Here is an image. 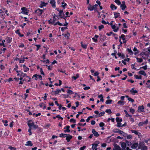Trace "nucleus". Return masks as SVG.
Here are the masks:
<instances>
[{"label": "nucleus", "mask_w": 150, "mask_h": 150, "mask_svg": "<svg viewBox=\"0 0 150 150\" xmlns=\"http://www.w3.org/2000/svg\"><path fill=\"white\" fill-rule=\"evenodd\" d=\"M50 3L53 7L54 8L56 7V2L55 0H51L50 2Z\"/></svg>", "instance_id": "nucleus-17"}, {"label": "nucleus", "mask_w": 150, "mask_h": 150, "mask_svg": "<svg viewBox=\"0 0 150 150\" xmlns=\"http://www.w3.org/2000/svg\"><path fill=\"white\" fill-rule=\"evenodd\" d=\"M141 150H147L148 148L146 146H144L141 148Z\"/></svg>", "instance_id": "nucleus-53"}, {"label": "nucleus", "mask_w": 150, "mask_h": 150, "mask_svg": "<svg viewBox=\"0 0 150 150\" xmlns=\"http://www.w3.org/2000/svg\"><path fill=\"white\" fill-rule=\"evenodd\" d=\"M20 29H17V30L15 31V32L16 34H18L19 35L21 33L20 32Z\"/></svg>", "instance_id": "nucleus-58"}, {"label": "nucleus", "mask_w": 150, "mask_h": 150, "mask_svg": "<svg viewBox=\"0 0 150 150\" xmlns=\"http://www.w3.org/2000/svg\"><path fill=\"white\" fill-rule=\"evenodd\" d=\"M141 68L143 69L144 70H146L147 69V66L146 65L145 66H144L143 67H141L139 69H141Z\"/></svg>", "instance_id": "nucleus-62"}, {"label": "nucleus", "mask_w": 150, "mask_h": 150, "mask_svg": "<svg viewBox=\"0 0 150 150\" xmlns=\"http://www.w3.org/2000/svg\"><path fill=\"white\" fill-rule=\"evenodd\" d=\"M105 112L109 114L112 113V111L110 109H107L106 110Z\"/></svg>", "instance_id": "nucleus-46"}, {"label": "nucleus", "mask_w": 150, "mask_h": 150, "mask_svg": "<svg viewBox=\"0 0 150 150\" xmlns=\"http://www.w3.org/2000/svg\"><path fill=\"white\" fill-rule=\"evenodd\" d=\"M134 77L135 78L137 79H141L142 77L141 76H138L137 75H134Z\"/></svg>", "instance_id": "nucleus-43"}, {"label": "nucleus", "mask_w": 150, "mask_h": 150, "mask_svg": "<svg viewBox=\"0 0 150 150\" xmlns=\"http://www.w3.org/2000/svg\"><path fill=\"white\" fill-rule=\"evenodd\" d=\"M117 104L120 105H124L125 103L124 101H122L121 100H119L117 102Z\"/></svg>", "instance_id": "nucleus-39"}, {"label": "nucleus", "mask_w": 150, "mask_h": 150, "mask_svg": "<svg viewBox=\"0 0 150 150\" xmlns=\"http://www.w3.org/2000/svg\"><path fill=\"white\" fill-rule=\"evenodd\" d=\"M70 126L69 125H67L66 126V129L64 130V132L66 133V132H70V130L69 129L70 128Z\"/></svg>", "instance_id": "nucleus-30"}, {"label": "nucleus", "mask_w": 150, "mask_h": 150, "mask_svg": "<svg viewBox=\"0 0 150 150\" xmlns=\"http://www.w3.org/2000/svg\"><path fill=\"white\" fill-rule=\"evenodd\" d=\"M25 145L26 146H32L33 145V144L31 141H28L26 142Z\"/></svg>", "instance_id": "nucleus-23"}, {"label": "nucleus", "mask_w": 150, "mask_h": 150, "mask_svg": "<svg viewBox=\"0 0 150 150\" xmlns=\"http://www.w3.org/2000/svg\"><path fill=\"white\" fill-rule=\"evenodd\" d=\"M139 74L143 75L144 76H146V75L145 72L143 70L140 71L139 72Z\"/></svg>", "instance_id": "nucleus-36"}, {"label": "nucleus", "mask_w": 150, "mask_h": 150, "mask_svg": "<svg viewBox=\"0 0 150 150\" xmlns=\"http://www.w3.org/2000/svg\"><path fill=\"white\" fill-rule=\"evenodd\" d=\"M134 88H133L130 90V92H131V94L133 95H135L136 93H138V91L137 90H134Z\"/></svg>", "instance_id": "nucleus-14"}, {"label": "nucleus", "mask_w": 150, "mask_h": 150, "mask_svg": "<svg viewBox=\"0 0 150 150\" xmlns=\"http://www.w3.org/2000/svg\"><path fill=\"white\" fill-rule=\"evenodd\" d=\"M110 7L112 10H116L117 8V7L113 4H111L110 6Z\"/></svg>", "instance_id": "nucleus-34"}, {"label": "nucleus", "mask_w": 150, "mask_h": 150, "mask_svg": "<svg viewBox=\"0 0 150 150\" xmlns=\"http://www.w3.org/2000/svg\"><path fill=\"white\" fill-rule=\"evenodd\" d=\"M124 112H125V114H126L125 116L127 117H132V116L131 115H130L129 114V113H128L127 110H124Z\"/></svg>", "instance_id": "nucleus-41"}, {"label": "nucleus", "mask_w": 150, "mask_h": 150, "mask_svg": "<svg viewBox=\"0 0 150 150\" xmlns=\"http://www.w3.org/2000/svg\"><path fill=\"white\" fill-rule=\"evenodd\" d=\"M136 58L137 60V62H138L141 63L143 61V60L141 58L136 57Z\"/></svg>", "instance_id": "nucleus-40"}, {"label": "nucleus", "mask_w": 150, "mask_h": 150, "mask_svg": "<svg viewBox=\"0 0 150 150\" xmlns=\"http://www.w3.org/2000/svg\"><path fill=\"white\" fill-rule=\"evenodd\" d=\"M67 92L68 93L70 94H72L74 93V92L73 91L69 89L67 91Z\"/></svg>", "instance_id": "nucleus-50"}, {"label": "nucleus", "mask_w": 150, "mask_h": 150, "mask_svg": "<svg viewBox=\"0 0 150 150\" xmlns=\"http://www.w3.org/2000/svg\"><path fill=\"white\" fill-rule=\"evenodd\" d=\"M67 135L64 133H61L59 134V137H66V136Z\"/></svg>", "instance_id": "nucleus-45"}, {"label": "nucleus", "mask_w": 150, "mask_h": 150, "mask_svg": "<svg viewBox=\"0 0 150 150\" xmlns=\"http://www.w3.org/2000/svg\"><path fill=\"white\" fill-rule=\"evenodd\" d=\"M62 35L64 36L65 37H67L68 39L69 38L70 36V33L69 32H67V34L62 33Z\"/></svg>", "instance_id": "nucleus-37"}, {"label": "nucleus", "mask_w": 150, "mask_h": 150, "mask_svg": "<svg viewBox=\"0 0 150 150\" xmlns=\"http://www.w3.org/2000/svg\"><path fill=\"white\" fill-rule=\"evenodd\" d=\"M20 77H29V76L27 75V74L26 73H24L23 72L21 71V74L20 75Z\"/></svg>", "instance_id": "nucleus-31"}, {"label": "nucleus", "mask_w": 150, "mask_h": 150, "mask_svg": "<svg viewBox=\"0 0 150 150\" xmlns=\"http://www.w3.org/2000/svg\"><path fill=\"white\" fill-rule=\"evenodd\" d=\"M133 50L135 52L134 54L135 55L139 53V51L137 49V48L136 47H134Z\"/></svg>", "instance_id": "nucleus-27"}, {"label": "nucleus", "mask_w": 150, "mask_h": 150, "mask_svg": "<svg viewBox=\"0 0 150 150\" xmlns=\"http://www.w3.org/2000/svg\"><path fill=\"white\" fill-rule=\"evenodd\" d=\"M81 47L85 49H86L87 47V45L86 44H83L82 42H81Z\"/></svg>", "instance_id": "nucleus-35"}, {"label": "nucleus", "mask_w": 150, "mask_h": 150, "mask_svg": "<svg viewBox=\"0 0 150 150\" xmlns=\"http://www.w3.org/2000/svg\"><path fill=\"white\" fill-rule=\"evenodd\" d=\"M19 63H24V62L25 61V57H23L22 58V59H20L19 60Z\"/></svg>", "instance_id": "nucleus-49"}, {"label": "nucleus", "mask_w": 150, "mask_h": 150, "mask_svg": "<svg viewBox=\"0 0 150 150\" xmlns=\"http://www.w3.org/2000/svg\"><path fill=\"white\" fill-rule=\"evenodd\" d=\"M120 148L117 144L114 145V149L113 150H120Z\"/></svg>", "instance_id": "nucleus-32"}, {"label": "nucleus", "mask_w": 150, "mask_h": 150, "mask_svg": "<svg viewBox=\"0 0 150 150\" xmlns=\"http://www.w3.org/2000/svg\"><path fill=\"white\" fill-rule=\"evenodd\" d=\"M125 36L124 35L122 34L119 37V38H120V39L121 38L122 40H124L125 38Z\"/></svg>", "instance_id": "nucleus-56"}, {"label": "nucleus", "mask_w": 150, "mask_h": 150, "mask_svg": "<svg viewBox=\"0 0 150 150\" xmlns=\"http://www.w3.org/2000/svg\"><path fill=\"white\" fill-rule=\"evenodd\" d=\"M86 125V123H85L83 124H82L81 123L79 122L78 124H77V125H79L80 126H84Z\"/></svg>", "instance_id": "nucleus-55"}, {"label": "nucleus", "mask_w": 150, "mask_h": 150, "mask_svg": "<svg viewBox=\"0 0 150 150\" xmlns=\"http://www.w3.org/2000/svg\"><path fill=\"white\" fill-rule=\"evenodd\" d=\"M66 136V140L68 142H69L70 140L72 138V136L70 134H67Z\"/></svg>", "instance_id": "nucleus-12"}, {"label": "nucleus", "mask_w": 150, "mask_h": 150, "mask_svg": "<svg viewBox=\"0 0 150 150\" xmlns=\"http://www.w3.org/2000/svg\"><path fill=\"white\" fill-rule=\"evenodd\" d=\"M47 4V3L41 1V4L39 5V7L40 8H42L43 7L46 6Z\"/></svg>", "instance_id": "nucleus-11"}, {"label": "nucleus", "mask_w": 150, "mask_h": 150, "mask_svg": "<svg viewBox=\"0 0 150 150\" xmlns=\"http://www.w3.org/2000/svg\"><path fill=\"white\" fill-rule=\"evenodd\" d=\"M131 131L132 133H134L135 134L137 135L138 136H139L141 134L138 132L137 131L131 130Z\"/></svg>", "instance_id": "nucleus-20"}, {"label": "nucleus", "mask_w": 150, "mask_h": 150, "mask_svg": "<svg viewBox=\"0 0 150 150\" xmlns=\"http://www.w3.org/2000/svg\"><path fill=\"white\" fill-rule=\"evenodd\" d=\"M56 15L55 14H54V16L53 17V19L52 20L51 19H50L48 21V23L50 24H51L52 25L54 24L55 23V22L56 21V18H55Z\"/></svg>", "instance_id": "nucleus-5"}, {"label": "nucleus", "mask_w": 150, "mask_h": 150, "mask_svg": "<svg viewBox=\"0 0 150 150\" xmlns=\"http://www.w3.org/2000/svg\"><path fill=\"white\" fill-rule=\"evenodd\" d=\"M8 149H10V150H16V148L12 147L11 146H9Z\"/></svg>", "instance_id": "nucleus-51"}, {"label": "nucleus", "mask_w": 150, "mask_h": 150, "mask_svg": "<svg viewBox=\"0 0 150 150\" xmlns=\"http://www.w3.org/2000/svg\"><path fill=\"white\" fill-rule=\"evenodd\" d=\"M79 77V74H77L76 75V76H73L72 77V79H74L75 80H76Z\"/></svg>", "instance_id": "nucleus-42"}, {"label": "nucleus", "mask_w": 150, "mask_h": 150, "mask_svg": "<svg viewBox=\"0 0 150 150\" xmlns=\"http://www.w3.org/2000/svg\"><path fill=\"white\" fill-rule=\"evenodd\" d=\"M95 9L94 6H92L90 4L89 5L88 7V10L91 11H93Z\"/></svg>", "instance_id": "nucleus-26"}, {"label": "nucleus", "mask_w": 150, "mask_h": 150, "mask_svg": "<svg viewBox=\"0 0 150 150\" xmlns=\"http://www.w3.org/2000/svg\"><path fill=\"white\" fill-rule=\"evenodd\" d=\"M138 147V144L137 143H135L132 145L131 148L132 149H135Z\"/></svg>", "instance_id": "nucleus-19"}, {"label": "nucleus", "mask_w": 150, "mask_h": 150, "mask_svg": "<svg viewBox=\"0 0 150 150\" xmlns=\"http://www.w3.org/2000/svg\"><path fill=\"white\" fill-rule=\"evenodd\" d=\"M3 46L4 47H6V45L2 42V41H1V42L0 43V46Z\"/></svg>", "instance_id": "nucleus-59"}, {"label": "nucleus", "mask_w": 150, "mask_h": 150, "mask_svg": "<svg viewBox=\"0 0 150 150\" xmlns=\"http://www.w3.org/2000/svg\"><path fill=\"white\" fill-rule=\"evenodd\" d=\"M112 100H107L105 101V104H110L112 103Z\"/></svg>", "instance_id": "nucleus-38"}, {"label": "nucleus", "mask_w": 150, "mask_h": 150, "mask_svg": "<svg viewBox=\"0 0 150 150\" xmlns=\"http://www.w3.org/2000/svg\"><path fill=\"white\" fill-rule=\"evenodd\" d=\"M23 67L24 71L25 72H27L28 71H29V68L27 67H26L25 64H24L23 65Z\"/></svg>", "instance_id": "nucleus-33"}, {"label": "nucleus", "mask_w": 150, "mask_h": 150, "mask_svg": "<svg viewBox=\"0 0 150 150\" xmlns=\"http://www.w3.org/2000/svg\"><path fill=\"white\" fill-rule=\"evenodd\" d=\"M70 126L69 125H67L66 126V129L64 130V132L66 133V132H70V130L69 129L70 128Z\"/></svg>", "instance_id": "nucleus-29"}, {"label": "nucleus", "mask_w": 150, "mask_h": 150, "mask_svg": "<svg viewBox=\"0 0 150 150\" xmlns=\"http://www.w3.org/2000/svg\"><path fill=\"white\" fill-rule=\"evenodd\" d=\"M34 78V79L36 80H37V79L38 78H39L40 80H41L42 79V77L40 75L35 74L32 76V78Z\"/></svg>", "instance_id": "nucleus-4"}, {"label": "nucleus", "mask_w": 150, "mask_h": 150, "mask_svg": "<svg viewBox=\"0 0 150 150\" xmlns=\"http://www.w3.org/2000/svg\"><path fill=\"white\" fill-rule=\"evenodd\" d=\"M34 125V122H32V120H29L28 121V125L29 128H31L32 127H33Z\"/></svg>", "instance_id": "nucleus-8"}, {"label": "nucleus", "mask_w": 150, "mask_h": 150, "mask_svg": "<svg viewBox=\"0 0 150 150\" xmlns=\"http://www.w3.org/2000/svg\"><path fill=\"white\" fill-rule=\"evenodd\" d=\"M144 108L143 105L139 106L138 107V112H144Z\"/></svg>", "instance_id": "nucleus-6"}, {"label": "nucleus", "mask_w": 150, "mask_h": 150, "mask_svg": "<svg viewBox=\"0 0 150 150\" xmlns=\"http://www.w3.org/2000/svg\"><path fill=\"white\" fill-rule=\"evenodd\" d=\"M21 10L22 11L21 13L23 14H25L28 15V12L27 8L25 7H23L21 8Z\"/></svg>", "instance_id": "nucleus-3"}, {"label": "nucleus", "mask_w": 150, "mask_h": 150, "mask_svg": "<svg viewBox=\"0 0 150 150\" xmlns=\"http://www.w3.org/2000/svg\"><path fill=\"white\" fill-rule=\"evenodd\" d=\"M106 34L108 36H110L112 35H116V36L115 37V38L116 40H117L118 39L117 35L116 34L113 33L112 32H110L109 33H107Z\"/></svg>", "instance_id": "nucleus-9"}, {"label": "nucleus", "mask_w": 150, "mask_h": 150, "mask_svg": "<svg viewBox=\"0 0 150 150\" xmlns=\"http://www.w3.org/2000/svg\"><path fill=\"white\" fill-rule=\"evenodd\" d=\"M98 146V144L94 143L92 144V149L93 150H97V147Z\"/></svg>", "instance_id": "nucleus-21"}, {"label": "nucleus", "mask_w": 150, "mask_h": 150, "mask_svg": "<svg viewBox=\"0 0 150 150\" xmlns=\"http://www.w3.org/2000/svg\"><path fill=\"white\" fill-rule=\"evenodd\" d=\"M44 12V10L41 9L40 8H38L35 10L34 12L36 13L37 15L41 16L42 13Z\"/></svg>", "instance_id": "nucleus-2"}, {"label": "nucleus", "mask_w": 150, "mask_h": 150, "mask_svg": "<svg viewBox=\"0 0 150 150\" xmlns=\"http://www.w3.org/2000/svg\"><path fill=\"white\" fill-rule=\"evenodd\" d=\"M115 2L118 5H120L121 4V2L119 0H115Z\"/></svg>", "instance_id": "nucleus-52"}, {"label": "nucleus", "mask_w": 150, "mask_h": 150, "mask_svg": "<svg viewBox=\"0 0 150 150\" xmlns=\"http://www.w3.org/2000/svg\"><path fill=\"white\" fill-rule=\"evenodd\" d=\"M132 135L131 134H129V135H127L126 137L127 139H132Z\"/></svg>", "instance_id": "nucleus-61"}, {"label": "nucleus", "mask_w": 150, "mask_h": 150, "mask_svg": "<svg viewBox=\"0 0 150 150\" xmlns=\"http://www.w3.org/2000/svg\"><path fill=\"white\" fill-rule=\"evenodd\" d=\"M64 0H63V1L61 2V4H62L61 6L63 7V9H64L65 8V7L67 5V4L64 2Z\"/></svg>", "instance_id": "nucleus-24"}, {"label": "nucleus", "mask_w": 150, "mask_h": 150, "mask_svg": "<svg viewBox=\"0 0 150 150\" xmlns=\"http://www.w3.org/2000/svg\"><path fill=\"white\" fill-rule=\"evenodd\" d=\"M143 123V125H146L148 122V119H146L145 121L142 122Z\"/></svg>", "instance_id": "nucleus-64"}, {"label": "nucleus", "mask_w": 150, "mask_h": 150, "mask_svg": "<svg viewBox=\"0 0 150 150\" xmlns=\"http://www.w3.org/2000/svg\"><path fill=\"white\" fill-rule=\"evenodd\" d=\"M112 28L113 29V31L115 32H116L119 29V27H117L116 28V26L115 25H112L111 26Z\"/></svg>", "instance_id": "nucleus-15"}, {"label": "nucleus", "mask_w": 150, "mask_h": 150, "mask_svg": "<svg viewBox=\"0 0 150 150\" xmlns=\"http://www.w3.org/2000/svg\"><path fill=\"white\" fill-rule=\"evenodd\" d=\"M144 146L145 145L144 142H141L138 144V149H141V148Z\"/></svg>", "instance_id": "nucleus-16"}, {"label": "nucleus", "mask_w": 150, "mask_h": 150, "mask_svg": "<svg viewBox=\"0 0 150 150\" xmlns=\"http://www.w3.org/2000/svg\"><path fill=\"white\" fill-rule=\"evenodd\" d=\"M114 18H116L118 17H119V16H120V13H119L117 12H114Z\"/></svg>", "instance_id": "nucleus-22"}, {"label": "nucleus", "mask_w": 150, "mask_h": 150, "mask_svg": "<svg viewBox=\"0 0 150 150\" xmlns=\"http://www.w3.org/2000/svg\"><path fill=\"white\" fill-rule=\"evenodd\" d=\"M98 98H101L100 99V101H101L103 102V95L102 94L100 95H99L98 96Z\"/></svg>", "instance_id": "nucleus-47"}, {"label": "nucleus", "mask_w": 150, "mask_h": 150, "mask_svg": "<svg viewBox=\"0 0 150 150\" xmlns=\"http://www.w3.org/2000/svg\"><path fill=\"white\" fill-rule=\"evenodd\" d=\"M116 122L118 123L119 122H121L122 121V118H120L119 117H117L116 118Z\"/></svg>", "instance_id": "nucleus-44"}, {"label": "nucleus", "mask_w": 150, "mask_h": 150, "mask_svg": "<svg viewBox=\"0 0 150 150\" xmlns=\"http://www.w3.org/2000/svg\"><path fill=\"white\" fill-rule=\"evenodd\" d=\"M52 92H54V95H57L59 93L61 92V90L59 89H56V90L54 91L52 90Z\"/></svg>", "instance_id": "nucleus-25"}, {"label": "nucleus", "mask_w": 150, "mask_h": 150, "mask_svg": "<svg viewBox=\"0 0 150 150\" xmlns=\"http://www.w3.org/2000/svg\"><path fill=\"white\" fill-rule=\"evenodd\" d=\"M3 122L4 123V125L5 126H8V121L7 120H3Z\"/></svg>", "instance_id": "nucleus-57"}, {"label": "nucleus", "mask_w": 150, "mask_h": 150, "mask_svg": "<svg viewBox=\"0 0 150 150\" xmlns=\"http://www.w3.org/2000/svg\"><path fill=\"white\" fill-rule=\"evenodd\" d=\"M130 112L132 114H134L135 112V110L134 109L131 108L130 109Z\"/></svg>", "instance_id": "nucleus-63"}, {"label": "nucleus", "mask_w": 150, "mask_h": 150, "mask_svg": "<svg viewBox=\"0 0 150 150\" xmlns=\"http://www.w3.org/2000/svg\"><path fill=\"white\" fill-rule=\"evenodd\" d=\"M120 7L121 8V9L122 10L124 11L125 9L127 8V6L125 4V2L123 1L122 2V4H120Z\"/></svg>", "instance_id": "nucleus-10"}, {"label": "nucleus", "mask_w": 150, "mask_h": 150, "mask_svg": "<svg viewBox=\"0 0 150 150\" xmlns=\"http://www.w3.org/2000/svg\"><path fill=\"white\" fill-rule=\"evenodd\" d=\"M69 122H72L74 123H75L76 122V120L73 118H71Z\"/></svg>", "instance_id": "nucleus-48"}, {"label": "nucleus", "mask_w": 150, "mask_h": 150, "mask_svg": "<svg viewBox=\"0 0 150 150\" xmlns=\"http://www.w3.org/2000/svg\"><path fill=\"white\" fill-rule=\"evenodd\" d=\"M5 40L7 44H10L12 41V38L7 36L5 38Z\"/></svg>", "instance_id": "nucleus-7"}, {"label": "nucleus", "mask_w": 150, "mask_h": 150, "mask_svg": "<svg viewBox=\"0 0 150 150\" xmlns=\"http://www.w3.org/2000/svg\"><path fill=\"white\" fill-rule=\"evenodd\" d=\"M122 125L121 122H118L116 125V126L119 127H122Z\"/></svg>", "instance_id": "nucleus-54"}, {"label": "nucleus", "mask_w": 150, "mask_h": 150, "mask_svg": "<svg viewBox=\"0 0 150 150\" xmlns=\"http://www.w3.org/2000/svg\"><path fill=\"white\" fill-rule=\"evenodd\" d=\"M68 29L67 27H62L61 28V31L62 32H64V30Z\"/></svg>", "instance_id": "nucleus-60"}, {"label": "nucleus", "mask_w": 150, "mask_h": 150, "mask_svg": "<svg viewBox=\"0 0 150 150\" xmlns=\"http://www.w3.org/2000/svg\"><path fill=\"white\" fill-rule=\"evenodd\" d=\"M92 132L95 136L98 137L99 136V134H98V132L96 131L95 129H93Z\"/></svg>", "instance_id": "nucleus-18"}, {"label": "nucleus", "mask_w": 150, "mask_h": 150, "mask_svg": "<svg viewBox=\"0 0 150 150\" xmlns=\"http://www.w3.org/2000/svg\"><path fill=\"white\" fill-rule=\"evenodd\" d=\"M125 142L127 147H128L132 146V143L131 142H129L127 140H126Z\"/></svg>", "instance_id": "nucleus-28"}, {"label": "nucleus", "mask_w": 150, "mask_h": 150, "mask_svg": "<svg viewBox=\"0 0 150 150\" xmlns=\"http://www.w3.org/2000/svg\"><path fill=\"white\" fill-rule=\"evenodd\" d=\"M56 17L58 18V19H59L60 18H63V19H65V18H67V16H66L65 15L64 13L63 12V10H60L59 11V14L56 15Z\"/></svg>", "instance_id": "nucleus-1"}, {"label": "nucleus", "mask_w": 150, "mask_h": 150, "mask_svg": "<svg viewBox=\"0 0 150 150\" xmlns=\"http://www.w3.org/2000/svg\"><path fill=\"white\" fill-rule=\"evenodd\" d=\"M121 146L123 150H125L126 148L127 147L126 146V142H121Z\"/></svg>", "instance_id": "nucleus-13"}]
</instances>
